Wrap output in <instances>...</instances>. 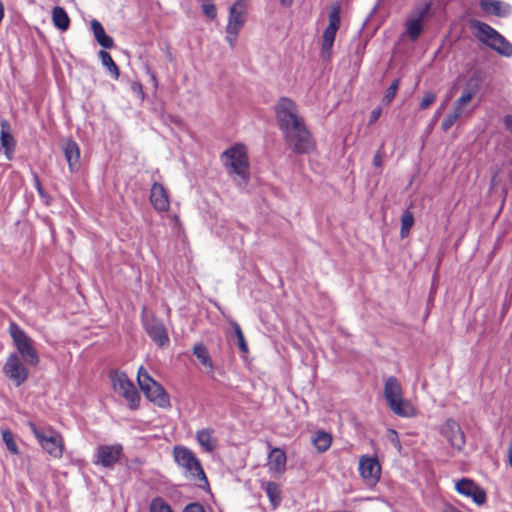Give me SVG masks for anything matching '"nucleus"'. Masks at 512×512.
<instances>
[{"label": "nucleus", "instance_id": "nucleus-1", "mask_svg": "<svg viewBox=\"0 0 512 512\" xmlns=\"http://www.w3.org/2000/svg\"><path fill=\"white\" fill-rule=\"evenodd\" d=\"M275 112L288 146L298 154L309 153L313 150L311 134L299 116L296 104L289 98H281L276 105Z\"/></svg>", "mask_w": 512, "mask_h": 512}, {"label": "nucleus", "instance_id": "nucleus-2", "mask_svg": "<svg viewBox=\"0 0 512 512\" xmlns=\"http://www.w3.org/2000/svg\"><path fill=\"white\" fill-rule=\"evenodd\" d=\"M222 162L230 174H234L240 186L246 185L249 179V162L247 150L243 144H236L222 154Z\"/></svg>", "mask_w": 512, "mask_h": 512}, {"label": "nucleus", "instance_id": "nucleus-3", "mask_svg": "<svg viewBox=\"0 0 512 512\" xmlns=\"http://www.w3.org/2000/svg\"><path fill=\"white\" fill-rule=\"evenodd\" d=\"M471 27L474 29V35L481 43L502 56H512V44L490 25L473 20L471 21Z\"/></svg>", "mask_w": 512, "mask_h": 512}, {"label": "nucleus", "instance_id": "nucleus-4", "mask_svg": "<svg viewBox=\"0 0 512 512\" xmlns=\"http://www.w3.org/2000/svg\"><path fill=\"white\" fill-rule=\"evenodd\" d=\"M173 457L177 465L184 470L186 476L199 482L198 486L200 488L208 486V480L201 463L191 449L185 446H175Z\"/></svg>", "mask_w": 512, "mask_h": 512}, {"label": "nucleus", "instance_id": "nucleus-5", "mask_svg": "<svg viewBox=\"0 0 512 512\" xmlns=\"http://www.w3.org/2000/svg\"><path fill=\"white\" fill-rule=\"evenodd\" d=\"M28 426L37 439L42 449L53 458H61L64 450V440L61 434L53 429H43L37 427L33 422Z\"/></svg>", "mask_w": 512, "mask_h": 512}, {"label": "nucleus", "instance_id": "nucleus-6", "mask_svg": "<svg viewBox=\"0 0 512 512\" xmlns=\"http://www.w3.org/2000/svg\"><path fill=\"white\" fill-rule=\"evenodd\" d=\"M9 332L19 357H22L27 364L36 366L39 363V356L33 340L16 323L10 324Z\"/></svg>", "mask_w": 512, "mask_h": 512}, {"label": "nucleus", "instance_id": "nucleus-7", "mask_svg": "<svg viewBox=\"0 0 512 512\" xmlns=\"http://www.w3.org/2000/svg\"><path fill=\"white\" fill-rule=\"evenodd\" d=\"M137 381L140 389L143 391L149 401L162 408L168 407L170 405L169 395L143 367H140L138 370Z\"/></svg>", "mask_w": 512, "mask_h": 512}, {"label": "nucleus", "instance_id": "nucleus-8", "mask_svg": "<svg viewBox=\"0 0 512 512\" xmlns=\"http://www.w3.org/2000/svg\"><path fill=\"white\" fill-rule=\"evenodd\" d=\"M340 15L341 11L339 5H333L329 13V24L322 36L321 56L323 59H329L331 57L336 33L341 23Z\"/></svg>", "mask_w": 512, "mask_h": 512}, {"label": "nucleus", "instance_id": "nucleus-9", "mask_svg": "<svg viewBox=\"0 0 512 512\" xmlns=\"http://www.w3.org/2000/svg\"><path fill=\"white\" fill-rule=\"evenodd\" d=\"M110 379L114 390L126 399L131 409H136L140 396L128 376L123 372L113 371L110 373Z\"/></svg>", "mask_w": 512, "mask_h": 512}, {"label": "nucleus", "instance_id": "nucleus-10", "mask_svg": "<svg viewBox=\"0 0 512 512\" xmlns=\"http://www.w3.org/2000/svg\"><path fill=\"white\" fill-rule=\"evenodd\" d=\"M123 454V446L119 443L102 444L96 448L93 463L104 468H113Z\"/></svg>", "mask_w": 512, "mask_h": 512}, {"label": "nucleus", "instance_id": "nucleus-11", "mask_svg": "<svg viewBox=\"0 0 512 512\" xmlns=\"http://www.w3.org/2000/svg\"><path fill=\"white\" fill-rule=\"evenodd\" d=\"M145 313L146 307H143L142 321L147 334L159 347L167 346L170 340L162 321L154 316L147 317Z\"/></svg>", "mask_w": 512, "mask_h": 512}, {"label": "nucleus", "instance_id": "nucleus-12", "mask_svg": "<svg viewBox=\"0 0 512 512\" xmlns=\"http://www.w3.org/2000/svg\"><path fill=\"white\" fill-rule=\"evenodd\" d=\"M3 373L16 385H22L29 375L17 353H11L3 366Z\"/></svg>", "mask_w": 512, "mask_h": 512}, {"label": "nucleus", "instance_id": "nucleus-13", "mask_svg": "<svg viewBox=\"0 0 512 512\" xmlns=\"http://www.w3.org/2000/svg\"><path fill=\"white\" fill-rule=\"evenodd\" d=\"M455 489L459 494L471 498L477 505H482L486 501L485 491L468 478H462L456 482Z\"/></svg>", "mask_w": 512, "mask_h": 512}, {"label": "nucleus", "instance_id": "nucleus-14", "mask_svg": "<svg viewBox=\"0 0 512 512\" xmlns=\"http://www.w3.org/2000/svg\"><path fill=\"white\" fill-rule=\"evenodd\" d=\"M359 472L367 484L374 485L379 480L381 467L376 458L363 456L359 460Z\"/></svg>", "mask_w": 512, "mask_h": 512}, {"label": "nucleus", "instance_id": "nucleus-15", "mask_svg": "<svg viewBox=\"0 0 512 512\" xmlns=\"http://www.w3.org/2000/svg\"><path fill=\"white\" fill-rule=\"evenodd\" d=\"M246 13V0H237L229 9V18L226 28L240 31L246 22Z\"/></svg>", "mask_w": 512, "mask_h": 512}, {"label": "nucleus", "instance_id": "nucleus-16", "mask_svg": "<svg viewBox=\"0 0 512 512\" xmlns=\"http://www.w3.org/2000/svg\"><path fill=\"white\" fill-rule=\"evenodd\" d=\"M150 201L158 212H166L169 209L170 201L168 192L164 186L155 182L150 191Z\"/></svg>", "mask_w": 512, "mask_h": 512}, {"label": "nucleus", "instance_id": "nucleus-17", "mask_svg": "<svg viewBox=\"0 0 512 512\" xmlns=\"http://www.w3.org/2000/svg\"><path fill=\"white\" fill-rule=\"evenodd\" d=\"M443 433L453 447L458 450L462 449L465 444V436L456 421L452 419L447 420L443 428Z\"/></svg>", "mask_w": 512, "mask_h": 512}, {"label": "nucleus", "instance_id": "nucleus-18", "mask_svg": "<svg viewBox=\"0 0 512 512\" xmlns=\"http://www.w3.org/2000/svg\"><path fill=\"white\" fill-rule=\"evenodd\" d=\"M430 10V4H426L424 7L417 11L415 17H411L406 23V32L409 38L413 41L417 40L423 30L422 21Z\"/></svg>", "mask_w": 512, "mask_h": 512}, {"label": "nucleus", "instance_id": "nucleus-19", "mask_svg": "<svg viewBox=\"0 0 512 512\" xmlns=\"http://www.w3.org/2000/svg\"><path fill=\"white\" fill-rule=\"evenodd\" d=\"M481 9L491 15L506 17L511 13V6L500 0H481Z\"/></svg>", "mask_w": 512, "mask_h": 512}, {"label": "nucleus", "instance_id": "nucleus-20", "mask_svg": "<svg viewBox=\"0 0 512 512\" xmlns=\"http://www.w3.org/2000/svg\"><path fill=\"white\" fill-rule=\"evenodd\" d=\"M388 407L395 415L402 418H412L417 414V410L411 401L404 398L403 396L399 398V400L389 404Z\"/></svg>", "mask_w": 512, "mask_h": 512}, {"label": "nucleus", "instance_id": "nucleus-21", "mask_svg": "<svg viewBox=\"0 0 512 512\" xmlns=\"http://www.w3.org/2000/svg\"><path fill=\"white\" fill-rule=\"evenodd\" d=\"M402 396L403 389L399 380L394 376L388 377L384 383V397L387 405L399 400Z\"/></svg>", "mask_w": 512, "mask_h": 512}, {"label": "nucleus", "instance_id": "nucleus-22", "mask_svg": "<svg viewBox=\"0 0 512 512\" xmlns=\"http://www.w3.org/2000/svg\"><path fill=\"white\" fill-rule=\"evenodd\" d=\"M63 152L71 172L79 169L80 149L76 142L68 140L63 144Z\"/></svg>", "mask_w": 512, "mask_h": 512}, {"label": "nucleus", "instance_id": "nucleus-23", "mask_svg": "<svg viewBox=\"0 0 512 512\" xmlns=\"http://www.w3.org/2000/svg\"><path fill=\"white\" fill-rule=\"evenodd\" d=\"M196 440L200 447L206 452H213L218 446V440L214 436V430L203 428L196 432Z\"/></svg>", "mask_w": 512, "mask_h": 512}, {"label": "nucleus", "instance_id": "nucleus-24", "mask_svg": "<svg viewBox=\"0 0 512 512\" xmlns=\"http://www.w3.org/2000/svg\"><path fill=\"white\" fill-rule=\"evenodd\" d=\"M332 435L324 430H317L311 436V443L318 453L326 452L332 444Z\"/></svg>", "mask_w": 512, "mask_h": 512}, {"label": "nucleus", "instance_id": "nucleus-25", "mask_svg": "<svg viewBox=\"0 0 512 512\" xmlns=\"http://www.w3.org/2000/svg\"><path fill=\"white\" fill-rule=\"evenodd\" d=\"M286 455L279 448H274L268 455V467L270 471L281 473L285 470Z\"/></svg>", "mask_w": 512, "mask_h": 512}, {"label": "nucleus", "instance_id": "nucleus-26", "mask_svg": "<svg viewBox=\"0 0 512 512\" xmlns=\"http://www.w3.org/2000/svg\"><path fill=\"white\" fill-rule=\"evenodd\" d=\"M91 29L96 41L100 46H102L105 49H110L113 47L114 41L112 37L108 36L105 33L103 26L98 20L93 19L91 21Z\"/></svg>", "mask_w": 512, "mask_h": 512}, {"label": "nucleus", "instance_id": "nucleus-27", "mask_svg": "<svg viewBox=\"0 0 512 512\" xmlns=\"http://www.w3.org/2000/svg\"><path fill=\"white\" fill-rule=\"evenodd\" d=\"M193 354L200 361V363L207 369L208 373L214 372V364L210 357L207 347L203 343H197L193 347Z\"/></svg>", "mask_w": 512, "mask_h": 512}, {"label": "nucleus", "instance_id": "nucleus-28", "mask_svg": "<svg viewBox=\"0 0 512 512\" xmlns=\"http://www.w3.org/2000/svg\"><path fill=\"white\" fill-rule=\"evenodd\" d=\"M52 22L56 28L66 31L70 25V19L64 8L56 6L52 10Z\"/></svg>", "mask_w": 512, "mask_h": 512}, {"label": "nucleus", "instance_id": "nucleus-29", "mask_svg": "<svg viewBox=\"0 0 512 512\" xmlns=\"http://www.w3.org/2000/svg\"><path fill=\"white\" fill-rule=\"evenodd\" d=\"M262 488L265 491L267 497L273 508H276L281 502V489L280 486L275 482H265L262 484Z\"/></svg>", "mask_w": 512, "mask_h": 512}, {"label": "nucleus", "instance_id": "nucleus-30", "mask_svg": "<svg viewBox=\"0 0 512 512\" xmlns=\"http://www.w3.org/2000/svg\"><path fill=\"white\" fill-rule=\"evenodd\" d=\"M9 124L4 121L1 124V133H0V142L2 147L5 149V153L8 158H10V153L14 149V139L13 136L9 133Z\"/></svg>", "mask_w": 512, "mask_h": 512}, {"label": "nucleus", "instance_id": "nucleus-31", "mask_svg": "<svg viewBox=\"0 0 512 512\" xmlns=\"http://www.w3.org/2000/svg\"><path fill=\"white\" fill-rule=\"evenodd\" d=\"M99 57L101 59L102 65L108 70L111 76L117 80L120 76V71L111 55L105 50H101L99 51Z\"/></svg>", "mask_w": 512, "mask_h": 512}, {"label": "nucleus", "instance_id": "nucleus-32", "mask_svg": "<svg viewBox=\"0 0 512 512\" xmlns=\"http://www.w3.org/2000/svg\"><path fill=\"white\" fill-rule=\"evenodd\" d=\"M230 325L231 327L233 328L234 330V334H235V337L237 339V345H238V348L239 350L243 353V354H248L249 352V348H248V345H247V342L245 340V337H244V334L241 330V327L239 326V324L234 321V320H231L230 321Z\"/></svg>", "mask_w": 512, "mask_h": 512}, {"label": "nucleus", "instance_id": "nucleus-33", "mask_svg": "<svg viewBox=\"0 0 512 512\" xmlns=\"http://www.w3.org/2000/svg\"><path fill=\"white\" fill-rule=\"evenodd\" d=\"M414 224V216L411 211L405 210L401 217L400 235L405 238L409 235L410 229Z\"/></svg>", "mask_w": 512, "mask_h": 512}, {"label": "nucleus", "instance_id": "nucleus-34", "mask_svg": "<svg viewBox=\"0 0 512 512\" xmlns=\"http://www.w3.org/2000/svg\"><path fill=\"white\" fill-rule=\"evenodd\" d=\"M1 434H2L3 442L5 443L8 451L10 453H12L13 455H18L19 448L15 441L14 434L9 429H2Z\"/></svg>", "mask_w": 512, "mask_h": 512}, {"label": "nucleus", "instance_id": "nucleus-35", "mask_svg": "<svg viewBox=\"0 0 512 512\" xmlns=\"http://www.w3.org/2000/svg\"><path fill=\"white\" fill-rule=\"evenodd\" d=\"M477 92V86H474V87H467L460 98H458L455 103H457L458 105H461L462 107L465 108V106L472 100V98L475 96Z\"/></svg>", "mask_w": 512, "mask_h": 512}, {"label": "nucleus", "instance_id": "nucleus-36", "mask_svg": "<svg viewBox=\"0 0 512 512\" xmlns=\"http://www.w3.org/2000/svg\"><path fill=\"white\" fill-rule=\"evenodd\" d=\"M400 81L395 79L391 85L386 89L382 101L385 104H390L392 100L395 98L397 90L399 88Z\"/></svg>", "mask_w": 512, "mask_h": 512}, {"label": "nucleus", "instance_id": "nucleus-37", "mask_svg": "<svg viewBox=\"0 0 512 512\" xmlns=\"http://www.w3.org/2000/svg\"><path fill=\"white\" fill-rule=\"evenodd\" d=\"M150 512H172V510L163 500L155 499L151 503Z\"/></svg>", "mask_w": 512, "mask_h": 512}, {"label": "nucleus", "instance_id": "nucleus-38", "mask_svg": "<svg viewBox=\"0 0 512 512\" xmlns=\"http://www.w3.org/2000/svg\"><path fill=\"white\" fill-rule=\"evenodd\" d=\"M202 10L204 14L210 19H215L217 16L216 7L211 2V0L204 1V3L202 4Z\"/></svg>", "mask_w": 512, "mask_h": 512}, {"label": "nucleus", "instance_id": "nucleus-39", "mask_svg": "<svg viewBox=\"0 0 512 512\" xmlns=\"http://www.w3.org/2000/svg\"><path fill=\"white\" fill-rule=\"evenodd\" d=\"M436 100V95L433 92H427L422 101L420 102V109L425 110L427 109L431 104H433Z\"/></svg>", "mask_w": 512, "mask_h": 512}, {"label": "nucleus", "instance_id": "nucleus-40", "mask_svg": "<svg viewBox=\"0 0 512 512\" xmlns=\"http://www.w3.org/2000/svg\"><path fill=\"white\" fill-rule=\"evenodd\" d=\"M457 115L456 114H448L444 120L442 121L441 127L444 131L449 130L453 124L457 121Z\"/></svg>", "mask_w": 512, "mask_h": 512}, {"label": "nucleus", "instance_id": "nucleus-41", "mask_svg": "<svg viewBox=\"0 0 512 512\" xmlns=\"http://www.w3.org/2000/svg\"><path fill=\"white\" fill-rule=\"evenodd\" d=\"M239 30L234 29H228L226 28V40L229 43L230 47H234L237 37H238Z\"/></svg>", "mask_w": 512, "mask_h": 512}, {"label": "nucleus", "instance_id": "nucleus-42", "mask_svg": "<svg viewBox=\"0 0 512 512\" xmlns=\"http://www.w3.org/2000/svg\"><path fill=\"white\" fill-rule=\"evenodd\" d=\"M388 433H389V439H390L391 443L393 444V446L395 448H397L398 450H400L401 449V444H400V440L398 438L397 432L395 430H393V429H390L388 431Z\"/></svg>", "mask_w": 512, "mask_h": 512}, {"label": "nucleus", "instance_id": "nucleus-43", "mask_svg": "<svg viewBox=\"0 0 512 512\" xmlns=\"http://www.w3.org/2000/svg\"><path fill=\"white\" fill-rule=\"evenodd\" d=\"M183 512H205V510L201 504L191 503L185 507Z\"/></svg>", "mask_w": 512, "mask_h": 512}, {"label": "nucleus", "instance_id": "nucleus-44", "mask_svg": "<svg viewBox=\"0 0 512 512\" xmlns=\"http://www.w3.org/2000/svg\"><path fill=\"white\" fill-rule=\"evenodd\" d=\"M382 109L380 107L374 108L370 113L369 124L375 123L381 116Z\"/></svg>", "mask_w": 512, "mask_h": 512}, {"label": "nucleus", "instance_id": "nucleus-45", "mask_svg": "<svg viewBox=\"0 0 512 512\" xmlns=\"http://www.w3.org/2000/svg\"><path fill=\"white\" fill-rule=\"evenodd\" d=\"M33 180H34V186H35V188H36L37 192L39 193V195H40L41 197H43V196H44V190H43V188H42V185H41L40 179H39V177H38V175H37V174H34V175H33Z\"/></svg>", "mask_w": 512, "mask_h": 512}, {"label": "nucleus", "instance_id": "nucleus-46", "mask_svg": "<svg viewBox=\"0 0 512 512\" xmlns=\"http://www.w3.org/2000/svg\"><path fill=\"white\" fill-rule=\"evenodd\" d=\"M451 113L456 114L457 119H459L461 116L465 114V108L462 107L461 105H458L457 103H454L453 111Z\"/></svg>", "mask_w": 512, "mask_h": 512}, {"label": "nucleus", "instance_id": "nucleus-47", "mask_svg": "<svg viewBox=\"0 0 512 512\" xmlns=\"http://www.w3.org/2000/svg\"><path fill=\"white\" fill-rule=\"evenodd\" d=\"M504 123L507 129L512 133V115H508L504 118Z\"/></svg>", "mask_w": 512, "mask_h": 512}, {"label": "nucleus", "instance_id": "nucleus-48", "mask_svg": "<svg viewBox=\"0 0 512 512\" xmlns=\"http://www.w3.org/2000/svg\"><path fill=\"white\" fill-rule=\"evenodd\" d=\"M507 454H508V463L512 467V438H511V441L509 443Z\"/></svg>", "mask_w": 512, "mask_h": 512}, {"label": "nucleus", "instance_id": "nucleus-49", "mask_svg": "<svg viewBox=\"0 0 512 512\" xmlns=\"http://www.w3.org/2000/svg\"><path fill=\"white\" fill-rule=\"evenodd\" d=\"M294 0H279L282 7L289 8L293 5Z\"/></svg>", "mask_w": 512, "mask_h": 512}, {"label": "nucleus", "instance_id": "nucleus-50", "mask_svg": "<svg viewBox=\"0 0 512 512\" xmlns=\"http://www.w3.org/2000/svg\"><path fill=\"white\" fill-rule=\"evenodd\" d=\"M148 73H149V75H150V79H151V82L153 83V86H154L155 88H157V86H158V81H157L156 75H155L154 73L150 72L149 70H148Z\"/></svg>", "mask_w": 512, "mask_h": 512}, {"label": "nucleus", "instance_id": "nucleus-51", "mask_svg": "<svg viewBox=\"0 0 512 512\" xmlns=\"http://www.w3.org/2000/svg\"><path fill=\"white\" fill-rule=\"evenodd\" d=\"M382 160L379 154H376L373 158V164L377 167L381 166Z\"/></svg>", "mask_w": 512, "mask_h": 512}, {"label": "nucleus", "instance_id": "nucleus-52", "mask_svg": "<svg viewBox=\"0 0 512 512\" xmlns=\"http://www.w3.org/2000/svg\"><path fill=\"white\" fill-rule=\"evenodd\" d=\"M443 512H462V511L456 509L453 506H447V507L444 508Z\"/></svg>", "mask_w": 512, "mask_h": 512}]
</instances>
